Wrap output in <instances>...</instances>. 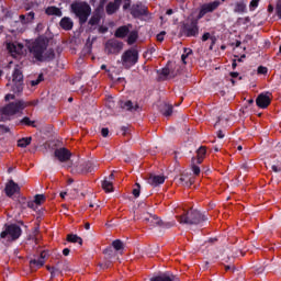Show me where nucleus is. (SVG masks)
<instances>
[{"label":"nucleus","instance_id":"1","mask_svg":"<svg viewBox=\"0 0 281 281\" xmlns=\"http://www.w3.org/2000/svg\"><path fill=\"white\" fill-rule=\"evenodd\" d=\"M30 52L36 58V60H52L54 58V50L47 49V40L38 37L32 46H30Z\"/></svg>","mask_w":281,"mask_h":281},{"label":"nucleus","instance_id":"2","mask_svg":"<svg viewBox=\"0 0 281 281\" xmlns=\"http://www.w3.org/2000/svg\"><path fill=\"white\" fill-rule=\"evenodd\" d=\"M74 14L79 19V23H87L91 15V7L87 2L77 1L71 4Z\"/></svg>","mask_w":281,"mask_h":281},{"label":"nucleus","instance_id":"3","mask_svg":"<svg viewBox=\"0 0 281 281\" xmlns=\"http://www.w3.org/2000/svg\"><path fill=\"white\" fill-rule=\"evenodd\" d=\"M7 86L11 87V90L14 93H21V91H23V72L21 71L20 66H15L12 72V77L9 79Z\"/></svg>","mask_w":281,"mask_h":281},{"label":"nucleus","instance_id":"4","mask_svg":"<svg viewBox=\"0 0 281 281\" xmlns=\"http://www.w3.org/2000/svg\"><path fill=\"white\" fill-rule=\"evenodd\" d=\"M25 106H27V103L23 101H15L9 103L7 106L0 108V117L1 120H8L7 116L16 115V113H21V111H23Z\"/></svg>","mask_w":281,"mask_h":281},{"label":"nucleus","instance_id":"5","mask_svg":"<svg viewBox=\"0 0 281 281\" xmlns=\"http://www.w3.org/2000/svg\"><path fill=\"white\" fill-rule=\"evenodd\" d=\"M207 217L205 215L201 214V212L194 210L189 211L187 215H181L178 217L179 223L186 224V225H199L200 223H203V221H206Z\"/></svg>","mask_w":281,"mask_h":281},{"label":"nucleus","instance_id":"6","mask_svg":"<svg viewBox=\"0 0 281 281\" xmlns=\"http://www.w3.org/2000/svg\"><path fill=\"white\" fill-rule=\"evenodd\" d=\"M21 236V227L15 224L5 225L4 229L0 234V238L2 240H7V243H12V240H16Z\"/></svg>","mask_w":281,"mask_h":281},{"label":"nucleus","instance_id":"7","mask_svg":"<svg viewBox=\"0 0 281 281\" xmlns=\"http://www.w3.org/2000/svg\"><path fill=\"white\" fill-rule=\"evenodd\" d=\"M139 59V54L135 48L126 50L122 55V65L123 67H126V69H130V67H133V65L137 64V60Z\"/></svg>","mask_w":281,"mask_h":281},{"label":"nucleus","instance_id":"8","mask_svg":"<svg viewBox=\"0 0 281 281\" xmlns=\"http://www.w3.org/2000/svg\"><path fill=\"white\" fill-rule=\"evenodd\" d=\"M7 49L13 58L25 55V46L20 42H8Z\"/></svg>","mask_w":281,"mask_h":281},{"label":"nucleus","instance_id":"9","mask_svg":"<svg viewBox=\"0 0 281 281\" xmlns=\"http://www.w3.org/2000/svg\"><path fill=\"white\" fill-rule=\"evenodd\" d=\"M220 5H221V1L218 0L202 4L200 8V13L198 15V19H203L205 14H210L214 12V10H216Z\"/></svg>","mask_w":281,"mask_h":281},{"label":"nucleus","instance_id":"10","mask_svg":"<svg viewBox=\"0 0 281 281\" xmlns=\"http://www.w3.org/2000/svg\"><path fill=\"white\" fill-rule=\"evenodd\" d=\"M256 104L259 109H267V106L271 104V92L259 94L257 97Z\"/></svg>","mask_w":281,"mask_h":281},{"label":"nucleus","instance_id":"11","mask_svg":"<svg viewBox=\"0 0 281 281\" xmlns=\"http://www.w3.org/2000/svg\"><path fill=\"white\" fill-rule=\"evenodd\" d=\"M55 157L61 162L69 161L71 153L67 148H59L55 150Z\"/></svg>","mask_w":281,"mask_h":281},{"label":"nucleus","instance_id":"12","mask_svg":"<svg viewBox=\"0 0 281 281\" xmlns=\"http://www.w3.org/2000/svg\"><path fill=\"white\" fill-rule=\"evenodd\" d=\"M142 218L150 227H157L158 225H161V220H159V217H157L156 215L147 213L144 214Z\"/></svg>","mask_w":281,"mask_h":281},{"label":"nucleus","instance_id":"13","mask_svg":"<svg viewBox=\"0 0 281 281\" xmlns=\"http://www.w3.org/2000/svg\"><path fill=\"white\" fill-rule=\"evenodd\" d=\"M146 12H147L146 5H144L142 3L134 4L131 8V14H133L135 18L144 16V14H146Z\"/></svg>","mask_w":281,"mask_h":281},{"label":"nucleus","instance_id":"14","mask_svg":"<svg viewBox=\"0 0 281 281\" xmlns=\"http://www.w3.org/2000/svg\"><path fill=\"white\" fill-rule=\"evenodd\" d=\"M147 181L149 186L157 187V186H161V183L166 181V177L161 175L151 173Z\"/></svg>","mask_w":281,"mask_h":281},{"label":"nucleus","instance_id":"15","mask_svg":"<svg viewBox=\"0 0 281 281\" xmlns=\"http://www.w3.org/2000/svg\"><path fill=\"white\" fill-rule=\"evenodd\" d=\"M45 258H47V252L43 251L37 259H33L30 261L32 269H41L43 265H45Z\"/></svg>","mask_w":281,"mask_h":281},{"label":"nucleus","instance_id":"16","mask_svg":"<svg viewBox=\"0 0 281 281\" xmlns=\"http://www.w3.org/2000/svg\"><path fill=\"white\" fill-rule=\"evenodd\" d=\"M21 188H19V184L10 180L5 186V194L7 196H14L16 192H19Z\"/></svg>","mask_w":281,"mask_h":281},{"label":"nucleus","instance_id":"17","mask_svg":"<svg viewBox=\"0 0 281 281\" xmlns=\"http://www.w3.org/2000/svg\"><path fill=\"white\" fill-rule=\"evenodd\" d=\"M234 12L236 14H245L247 12V1L239 0L234 3Z\"/></svg>","mask_w":281,"mask_h":281},{"label":"nucleus","instance_id":"18","mask_svg":"<svg viewBox=\"0 0 281 281\" xmlns=\"http://www.w3.org/2000/svg\"><path fill=\"white\" fill-rule=\"evenodd\" d=\"M122 3V0H114V2H109L105 7L106 14H115L117 10H120V5Z\"/></svg>","mask_w":281,"mask_h":281},{"label":"nucleus","instance_id":"19","mask_svg":"<svg viewBox=\"0 0 281 281\" xmlns=\"http://www.w3.org/2000/svg\"><path fill=\"white\" fill-rule=\"evenodd\" d=\"M184 31L187 32V36H196L199 34V26L196 22H191V24L184 26Z\"/></svg>","mask_w":281,"mask_h":281},{"label":"nucleus","instance_id":"20","mask_svg":"<svg viewBox=\"0 0 281 281\" xmlns=\"http://www.w3.org/2000/svg\"><path fill=\"white\" fill-rule=\"evenodd\" d=\"M120 47V43L117 41H109L105 45V49L108 54H115V50Z\"/></svg>","mask_w":281,"mask_h":281},{"label":"nucleus","instance_id":"21","mask_svg":"<svg viewBox=\"0 0 281 281\" xmlns=\"http://www.w3.org/2000/svg\"><path fill=\"white\" fill-rule=\"evenodd\" d=\"M119 105L121 109H126V111H137V109H139V105H133V102L131 101H120Z\"/></svg>","mask_w":281,"mask_h":281},{"label":"nucleus","instance_id":"22","mask_svg":"<svg viewBox=\"0 0 281 281\" xmlns=\"http://www.w3.org/2000/svg\"><path fill=\"white\" fill-rule=\"evenodd\" d=\"M113 173L110 175V180H104L102 182V188L105 192H113Z\"/></svg>","mask_w":281,"mask_h":281},{"label":"nucleus","instance_id":"23","mask_svg":"<svg viewBox=\"0 0 281 281\" xmlns=\"http://www.w3.org/2000/svg\"><path fill=\"white\" fill-rule=\"evenodd\" d=\"M160 112L162 115H165V117H170V115H172V105L162 103L160 105Z\"/></svg>","mask_w":281,"mask_h":281},{"label":"nucleus","instance_id":"24","mask_svg":"<svg viewBox=\"0 0 281 281\" xmlns=\"http://www.w3.org/2000/svg\"><path fill=\"white\" fill-rule=\"evenodd\" d=\"M178 183L180 186H184L186 188H190V186H192V178L188 177V176H181L178 179Z\"/></svg>","mask_w":281,"mask_h":281},{"label":"nucleus","instance_id":"25","mask_svg":"<svg viewBox=\"0 0 281 281\" xmlns=\"http://www.w3.org/2000/svg\"><path fill=\"white\" fill-rule=\"evenodd\" d=\"M60 27H63V30H71V27H74V22L69 18H64L60 21Z\"/></svg>","mask_w":281,"mask_h":281},{"label":"nucleus","instance_id":"26","mask_svg":"<svg viewBox=\"0 0 281 281\" xmlns=\"http://www.w3.org/2000/svg\"><path fill=\"white\" fill-rule=\"evenodd\" d=\"M20 21L24 25H26L27 23H32L34 21V12H30L26 15H20Z\"/></svg>","mask_w":281,"mask_h":281},{"label":"nucleus","instance_id":"27","mask_svg":"<svg viewBox=\"0 0 281 281\" xmlns=\"http://www.w3.org/2000/svg\"><path fill=\"white\" fill-rule=\"evenodd\" d=\"M46 14L54 15V16H63V11L56 7H48L46 9Z\"/></svg>","mask_w":281,"mask_h":281},{"label":"nucleus","instance_id":"28","mask_svg":"<svg viewBox=\"0 0 281 281\" xmlns=\"http://www.w3.org/2000/svg\"><path fill=\"white\" fill-rule=\"evenodd\" d=\"M100 19H102V15L100 14V10H98L89 21L90 25H98V23H100Z\"/></svg>","mask_w":281,"mask_h":281},{"label":"nucleus","instance_id":"29","mask_svg":"<svg viewBox=\"0 0 281 281\" xmlns=\"http://www.w3.org/2000/svg\"><path fill=\"white\" fill-rule=\"evenodd\" d=\"M126 34H128V27L127 26H121L115 32V36L117 38H124V36H126Z\"/></svg>","mask_w":281,"mask_h":281},{"label":"nucleus","instance_id":"30","mask_svg":"<svg viewBox=\"0 0 281 281\" xmlns=\"http://www.w3.org/2000/svg\"><path fill=\"white\" fill-rule=\"evenodd\" d=\"M32 144V137H26L18 140V146L20 148H27Z\"/></svg>","mask_w":281,"mask_h":281},{"label":"nucleus","instance_id":"31","mask_svg":"<svg viewBox=\"0 0 281 281\" xmlns=\"http://www.w3.org/2000/svg\"><path fill=\"white\" fill-rule=\"evenodd\" d=\"M68 243H78V245H82V238L78 237V235H68Z\"/></svg>","mask_w":281,"mask_h":281},{"label":"nucleus","instance_id":"32","mask_svg":"<svg viewBox=\"0 0 281 281\" xmlns=\"http://www.w3.org/2000/svg\"><path fill=\"white\" fill-rule=\"evenodd\" d=\"M112 247H114L116 251H121V249H124V244L122 243V240L116 239L112 243Z\"/></svg>","mask_w":281,"mask_h":281},{"label":"nucleus","instance_id":"33","mask_svg":"<svg viewBox=\"0 0 281 281\" xmlns=\"http://www.w3.org/2000/svg\"><path fill=\"white\" fill-rule=\"evenodd\" d=\"M205 153H206L205 147H200L198 149V161H199V164H201V161L203 160V157H205Z\"/></svg>","mask_w":281,"mask_h":281},{"label":"nucleus","instance_id":"34","mask_svg":"<svg viewBox=\"0 0 281 281\" xmlns=\"http://www.w3.org/2000/svg\"><path fill=\"white\" fill-rule=\"evenodd\" d=\"M135 41H137V33L135 31H133L128 35L127 43L130 45H133V43H135Z\"/></svg>","mask_w":281,"mask_h":281},{"label":"nucleus","instance_id":"35","mask_svg":"<svg viewBox=\"0 0 281 281\" xmlns=\"http://www.w3.org/2000/svg\"><path fill=\"white\" fill-rule=\"evenodd\" d=\"M35 205H42L43 203H45V196L43 194H37L35 195Z\"/></svg>","mask_w":281,"mask_h":281},{"label":"nucleus","instance_id":"36","mask_svg":"<svg viewBox=\"0 0 281 281\" xmlns=\"http://www.w3.org/2000/svg\"><path fill=\"white\" fill-rule=\"evenodd\" d=\"M259 3H260V0H251L249 3L250 12H254L256 10V8H258Z\"/></svg>","mask_w":281,"mask_h":281},{"label":"nucleus","instance_id":"37","mask_svg":"<svg viewBox=\"0 0 281 281\" xmlns=\"http://www.w3.org/2000/svg\"><path fill=\"white\" fill-rule=\"evenodd\" d=\"M43 82V75H38L37 79L31 81V87H36Z\"/></svg>","mask_w":281,"mask_h":281},{"label":"nucleus","instance_id":"38","mask_svg":"<svg viewBox=\"0 0 281 281\" xmlns=\"http://www.w3.org/2000/svg\"><path fill=\"white\" fill-rule=\"evenodd\" d=\"M61 271L58 268H52L50 276L52 278H56V276H60Z\"/></svg>","mask_w":281,"mask_h":281},{"label":"nucleus","instance_id":"39","mask_svg":"<svg viewBox=\"0 0 281 281\" xmlns=\"http://www.w3.org/2000/svg\"><path fill=\"white\" fill-rule=\"evenodd\" d=\"M272 172H281V164L278 162L277 165L271 166Z\"/></svg>","mask_w":281,"mask_h":281},{"label":"nucleus","instance_id":"40","mask_svg":"<svg viewBox=\"0 0 281 281\" xmlns=\"http://www.w3.org/2000/svg\"><path fill=\"white\" fill-rule=\"evenodd\" d=\"M165 36H166V31H162V32H160V33L156 36V38H157V41H158L159 43H162Z\"/></svg>","mask_w":281,"mask_h":281},{"label":"nucleus","instance_id":"41","mask_svg":"<svg viewBox=\"0 0 281 281\" xmlns=\"http://www.w3.org/2000/svg\"><path fill=\"white\" fill-rule=\"evenodd\" d=\"M192 172L195 175H200L201 173V168H199V166L193 165L192 166Z\"/></svg>","mask_w":281,"mask_h":281},{"label":"nucleus","instance_id":"42","mask_svg":"<svg viewBox=\"0 0 281 281\" xmlns=\"http://www.w3.org/2000/svg\"><path fill=\"white\" fill-rule=\"evenodd\" d=\"M133 194L136 198L139 196V183H136V188L133 189Z\"/></svg>","mask_w":281,"mask_h":281},{"label":"nucleus","instance_id":"43","mask_svg":"<svg viewBox=\"0 0 281 281\" xmlns=\"http://www.w3.org/2000/svg\"><path fill=\"white\" fill-rule=\"evenodd\" d=\"M277 14L281 18V0H279L277 3Z\"/></svg>","mask_w":281,"mask_h":281},{"label":"nucleus","instance_id":"44","mask_svg":"<svg viewBox=\"0 0 281 281\" xmlns=\"http://www.w3.org/2000/svg\"><path fill=\"white\" fill-rule=\"evenodd\" d=\"M131 8V0H124L123 10H128Z\"/></svg>","mask_w":281,"mask_h":281},{"label":"nucleus","instance_id":"45","mask_svg":"<svg viewBox=\"0 0 281 281\" xmlns=\"http://www.w3.org/2000/svg\"><path fill=\"white\" fill-rule=\"evenodd\" d=\"M101 134H102V137H109V128L103 127V128L101 130Z\"/></svg>","mask_w":281,"mask_h":281},{"label":"nucleus","instance_id":"46","mask_svg":"<svg viewBox=\"0 0 281 281\" xmlns=\"http://www.w3.org/2000/svg\"><path fill=\"white\" fill-rule=\"evenodd\" d=\"M161 75H162V76H170V68H164V69L161 70Z\"/></svg>","mask_w":281,"mask_h":281},{"label":"nucleus","instance_id":"47","mask_svg":"<svg viewBox=\"0 0 281 281\" xmlns=\"http://www.w3.org/2000/svg\"><path fill=\"white\" fill-rule=\"evenodd\" d=\"M22 124H26V126H30V125H32V121H30L29 117H24V119L22 120Z\"/></svg>","mask_w":281,"mask_h":281},{"label":"nucleus","instance_id":"48","mask_svg":"<svg viewBox=\"0 0 281 281\" xmlns=\"http://www.w3.org/2000/svg\"><path fill=\"white\" fill-rule=\"evenodd\" d=\"M10 128L5 127L4 125H0V133H8Z\"/></svg>","mask_w":281,"mask_h":281},{"label":"nucleus","instance_id":"49","mask_svg":"<svg viewBox=\"0 0 281 281\" xmlns=\"http://www.w3.org/2000/svg\"><path fill=\"white\" fill-rule=\"evenodd\" d=\"M258 74H267V67L260 66V67L258 68Z\"/></svg>","mask_w":281,"mask_h":281},{"label":"nucleus","instance_id":"50","mask_svg":"<svg viewBox=\"0 0 281 281\" xmlns=\"http://www.w3.org/2000/svg\"><path fill=\"white\" fill-rule=\"evenodd\" d=\"M34 205H36L35 201H32V202L27 203V206L31 207V210H35L36 209Z\"/></svg>","mask_w":281,"mask_h":281},{"label":"nucleus","instance_id":"51","mask_svg":"<svg viewBox=\"0 0 281 281\" xmlns=\"http://www.w3.org/2000/svg\"><path fill=\"white\" fill-rule=\"evenodd\" d=\"M210 38V33H204V35L202 36V41H209Z\"/></svg>","mask_w":281,"mask_h":281},{"label":"nucleus","instance_id":"52","mask_svg":"<svg viewBox=\"0 0 281 281\" xmlns=\"http://www.w3.org/2000/svg\"><path fill=\"white\" fill-rule=\"evenodd\" d=\"M217 137H218L220 139H223V137H225V134H223V131H218V132H217Z\"/></svg>","mask_w":281,"mask_h":281},{"label":"nucleus","instance_id":"53","mask_svg":"<svg viewBox=\"0 0 281 281\" xmlns=\"http://www.w3.org/2000/svg\"><path fill=\"white\" fill-rule=\"evenodd\" d=\"M109 262H105V263H101L100 267L101 269H109Z\"/></svg>","mask_w":281,"mask_h":281},{"label":"nucleus","instance_id":"54","mask_svg":"<svg viewBox=\"0 0 281 281\" xmlns=\"http://www.w3.org/2000/svg\"><path fill=\"white\" fill-rule=\"evenodd\" d=\"M184 54H186L187 56H190V54H192V49H190V48H184Z\"/></svg>","mask_w":281,"mask_h":281},{"label":"nucleus","instance_id":"55","mask_svg":"<svg viewBox=\"0 0 281 281\" xmlns=\"http://www.w3.org/2000/svg\"><path fill=\"white\" fill-rule=\"evenodd\" d=\"M186 58H188V55H186V53H183L182 56H181V60H182V63H184V64H186Z\"/></svg>","mask_w":281,"mask_h":281},{"label":"nucleus","instance_id":"56","mask_svg":"<svg viewBox=\"0 0 281 281\" xmlns=\"http://www.w3.org/2000/svg\"><path fill=\"white\" fill-rule=\"evenodd\" d=\"M63 254H64V256H68V255H69V248H65V249L63 250Z\"/></svg>","mask_w":281,"mask_h":281},{"label":"nucleus","instance_id":"57","mask_svg":"<svg viewBox=\"0 0 281 281\" xmlns=\"http://www.w3.org/2000/svg\"><path fill=\"white\" fill-rule=\"evenodd\" d=\"M5 100H14V97L12 94H7Z\"/></svg>","mask_w":281,"mask_h":281},{"label":"nucleus","instance_id":"58","mask_svg":"<svg viewBox=\"0 0 281 281\" xmlns=\"http://www.w3.org/2000/svg\"><path fill=\"white\" fill-rule=\"evenodd\" d=\"M232 78H238V72H231Z\"/></svg>","mask_w":281,"mask_h":281},{"label":"nucleus","instance_id":"59","mask_svg":"<svg viewBox=\"0 0 281 281\" xmlns=\"http://www.w3.org/2000/svg\"><path fill=\"white\" fill-rule=\"evenodd\" d=\"M85 228H86V229H91V224L86 223Z\"/></svg>","mask_w":281,"mask_h":281},{"label":"nucleus","instance_id":"60","mask_svg":"<svg viewBox=\"0 0 281 281\" xmlns=\"http://www.w3.org/2000/svg\"><path fill=\"white\" fill-rule=\"evenodd\" d=\"M104 254H105L106 256H111V249L104 250Z\"/></svg>","mask_w":281,"mask_h":281},{"label":"nucleus","instance_id":"61","mask_svg":"<svg viewBox=\"0 0 281 281\" xmlns=\"http://www.w3.org/2000/svg\"><path fill=\"white\" fill-rule=\"evenodd\" d=\"M60 196H61L63 199H65V196H67V192H61V193H60Z\"/></svg>","mask_w":281,"mask_h":281},{"label":"nucleus","instance_id":"62","mask_svg":"<svg viewBox=\"0 0 281 281\" xmlns=\"http://www.w3.org/2000/svg\"><path fill=\"white\" fill-rule=\"evenodd\" d=\"M105 1H106V0H101V1H100V3H101V5H100V7H101V8H103V7H104V2H105Z\"/></svg>","mask_w":281,"mask_h":281},{"label":"nucleus","instance_id":"63","mask_svg":"<svg viewBox=\"0 0 281 281\" xmlns=\"http://www.w3.org/2000/svg\"><path fill=\"white\" fill-rule=\"evenodd\" d=\"M167 14L168 15L172 14V9L167 10Z\"/></svg>","mask_w":281,"mask_h":281},{"label":"nucleus","instance_id":"64","mask_svg":"<svg viewBox=\"0 0 281 281\" xmlns=\"http://www.w3.org/2000/svg\"><path fill=\"white\" fill-rule=\"evenodd\" d=\"M268 10H269L270 12H273V8H272L271 5L268 7Z\"/></svg>","mask_w":281,"mask_h":281}]
</instances>
